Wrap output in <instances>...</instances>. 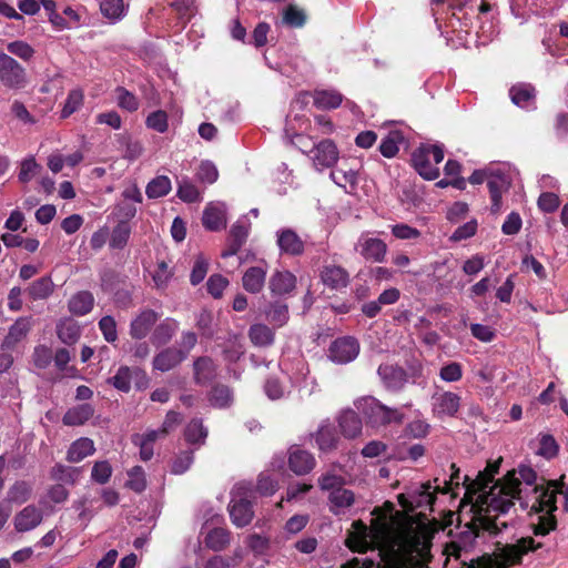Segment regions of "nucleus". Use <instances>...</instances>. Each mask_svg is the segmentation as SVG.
<instances>
[{
  "mask_svg": "<svg viewBox=\"0 0 568 568\" xmlns=\"http://www.w3.org/2000/svg\"><path fill=\"white\" fill-rule=\"evenodd\" d=\"M498 469L499 463L488 465L484 471L477 474L471 484L480 493L479 510L485 511L478 517L480 528L490 535H498L507 528V523L500 521L498 517L507 514L517 503L521 510L527 511L528 527L536 538L554 531L557 528L554 513L559 508L558 503H561L564 510L568 509V485L564 483L565 476L559 480L547 481L539 478L530 466L520 465L489 487Z\"/></svg>",
  "mask_w": 568,
  "mask_h": 568,
  "instance_id": "obj_1",
  "label": "nucleus"
},
{
  "mask_svg": "<svg viewBox=\"0 0 568 568\" xmlns=\"http://www.w3.org/2000/svg\"><path fill=\"white\" fill-rule=\"evenodd\" d=\"M430 537L417 530L384 531L377 548L379 561L365 559V568H429Z\"/></svg>",
  "mask_w": 568,
  "mask_h": 568,
  "instance_id": "obj_2",
  "label": "nucleus"
},
{
  "mask_svg": "<svg viewBox=\"0 0 568 568\" xmlns=\"http://www.w3.org/2000/svg\"><path fill=\"white\" fill-rule=\"evenodd\" d=\"M544 546L542 541L531 536L521 537L515 544L498 545L493 554L481 556L470 568H508L520 564L524 555Z\"/></svg>",
  "mask_w": 568,
  "mask_h": 568,
  "instance_id": "obj_3",
  "label": "nucleus"
},
{
  "mask_svg": "<svg viewBox=\"0 0 568 568\" xmlns=\"http://www.w3.org/2000/svg\"><path fill=\"white\" fill-rule=\"evenodd\" d=\"M254 490L250 483H239L231 491L229 511L232 523L236 527L247 526L254 516L252 498Z\"/></svg>",
  "mask_w": 568,
  "mask_h": 568,
  "instance_id": "obj_4",
  "label": "nucleus"
},
{
  "mask_svg": "<svg viewBox=\"0 0 568 568\" xmlns=\"http://www.w3.org/2000/svg\"><path fill=\"white\" fill-rule=\"evenodd\" d=\"M444 160V148L440 144H422L412 153V163L417 173L425 180L433 181L439 176L438 164Z\"/></svg>",
  "mask_w": 568,
  "mask_h": 568,
  "instance_id": "obj_5",
  "label": "nucleus"
},
{
  "mask_svg": "<svg viewBox=\"0 0 568 568\" xmlns=\"http://www.w3.org/2000/svg\"><path fill=\"white\" fill-rule=\"evenodd\" d=\"M362 413L366 424L373 428L399 425L405 417L399 409L388 407L374 397L363 399Z\"/></svg>",
  "mask_w": 568,
  "mask_h": 568,
  "instance_id": "obj_6",
  "label": "nucleus"
},
{
  "mask_svg": "<svg viewBox=\"0 0 568 568\" xmlns=\"http://www.w3.org/2000/svg\"><path fill=\"white\" fill-rule=\"evenodd\" d=\"M0 83L10 90H22L28 84L26 69L4 52H0Z\"/></svg>",
  "mask_w": 568,
  "mask_h": 568,
  "instance_id": "obj_7",
  "label": "nucleus"
},
{
  "mask_svg": "<svg viewBox=\"0 0 568 568\" xmlns=\"http://www.w3.org/2000/svg\"><path fill=\"white\" fill-rule=\"evenodd\" d=\"M511 182L513 179L509 173H506L500 169L489 171L487 187L491 200V213L497 214L500 212L503 206V194L508 192L511 186Z\"/></svg>",
  "mask_w": 568,
  "mask_h": 568,
  "instance_id": "obj_8",
  "label": "nucleus"
},
{
  "mask_svg": "<svg viewBox=\"0 0 568 568\" xmlns=\"http://www.w3.org/2000/svg\"><path fill=\"white\" fill-rule=\"evenodd\" d=\"M358 341L352 336H344L332 342L328 358L336 364H348L358 356Z\"/></svg>",
  "mask_w": 568,
  "mask_h": 568,
  "instance_id": "obj_9",
  "label": "nucleus"
},
{
  "mask_svg": "<svg viewBox=\"0 0 568 568\" xmlns=\"http://www.w3.org/2000/svg\"><path fill=\"white\" fill-rule=\"evenodd\" d=\"M310 437L315 440L318 450L322 453H331L337 449L339 443L336 428L329 419L322 420L317 430L311 433Z\"/></svg>",
  "mask_w": 568,
  "mask_h": 568,
  "instance_id": "obj_10",
  "label": "nucleus"
},
{
  "mask_svg": "<svg viewBox=\"0 0 568 568\" xmlns=\"http://www.w3.org/2000/svg\"><path fill=\"white\" fill-rule=\"evenodd\" d=\"M356 251L366 260L381 263L384 261L387 245L381 239L362 234L355 246Z\"/></svg>",
  "mask_w": 568,
  "mask_h": 568,
  "instance_id": "obj_11",
  "label": "nucleus"
},
{
  "mask_svg": "<svg viewBox=\"0 0 568 568\" xmlns=\"http://www.w3.org/2000/svg\"><path fill=\"white\" fill-rule=\"evenodd\" d=\"M312 153L313 164L320 171L332 168L338 160L337 146L328 139L318 142Z\"/></svg>",
  "mask_w": 568,
  "mask_h": 568,
  "instance_id": "obj_12",
  "label": "nucleus"
},
{
  "mask_svg": "<svg viewBox=\"0 0 568 568\" xmlns=\"http://www.w3.org/2000/svg\"><path fill=\"white\" fill-rule=\"evenodd\" d=\"M356 496L353 490L342 486L327 495V507L335 516H344L354 506Z\"/></svg>",
  "mask_w": 568,
  "mask_h": 568,
  "instance_id": "obj_13",
  "label": "nucleus"
},
{
  "mask_svg": "<svg viewBox=\"0 0 568 568\" xmlns=\"http://www.w3.org/2000/svg\"><path fill=\"white\" fill-rule=\"evenodd\" d=\"M377 373L384 386L393 392L400 390L408 381L406 371L398 365L382 364L379 365Z\"/></svg>",
  "mask_w": 568,
  "mask_h": 568,
  "instance_id": "obj_14",
  "label": "nucleus"
},
{
  "mask_svg": "<svg viewBox=\"0 0 568 568\" xmlns=\"http://www.w3.org/2000/svg\"><path fill=\"white\" fill-rule=\"evenodd\" d=\"M248 229L250 224L245 219H240L232 225L227 239V246L221 253L223 258L233 256L241 250L248 236Z\"/></svg>",
  "mask_w": 568,
  "mask_h": 568,
  "instance_id": "obj_15",
  "label": "nucleus"
},
{
  "mask_svg": "<svg viewBox=\"0 0 568 568\" xmlns=\"http://www.w3.org/2000/svg\"><path fill=\"white\" fill-rule=\"evenodd\" d=\"M460 396L453 392H443L433 396V412L436 416L453 417L460 407Z\"/></svg>",
  "mask_w": 568,
  "mask_h": 568,
  "instance_id": "obj_16",
  "label": "nucleus"
},
{
  "mask_svg": "<svg viewBox=\"0 0 568 568\" xmlns=\"http://www.w3.org/2000/svg\"><path fill=\"white\" fill-rule=\"evenodd\" d=\"M160 318V315L151 310H142L130 323V336L134 339H143L146 337Z\"/></svg>",
  "mask_w": 568,
  "mask_h": 568,
  "instance_id": "obj_17",
  "label": "nucleus"
},
{
  "mask_svg": "<svg viewBox=\"0 0 568 568\" xmlns=\"http://www.w3.org/2000/svg\"><path fill=\"white\" fill-rule=\"evenodd\" d=\"M276 243L282 254L298 256L304 253L305 244L292 229H281L276 232Z\"/></svg>",
  "mask_w": 568,
  "mask_h": 568,
  "instance_id": "obj_18",
  "label": "nucleus"
},
{
  "mask_svg": "<svg viewBox=\"0 0 568 568\" xmlns=\"http://www.w3.org/2000/svg\"><path fill=\"white\" fill-rule=\"evenodd\" d=\"M203 226L212 232L221 231L226 226V205L222 202L209 203L202 215Z\"/></svg>",
  "mask_w": 568,
  "mask_h": 568,
  "instance_id": "obj_19",
  "label": "nucleus"
},
{
  "mask_svg": "<svg viewBox=\"0 0 568 568\" xmlns=\"http://www.w3.org/2000/svg\"><path fill=\"white\" fill-rule=\"evenodd\" d=\"M322 283L329 290L339 291L349 284L348 272L335 264L324 265L320 273Z\"/></svg>",
  "mask_w": 568,
  "mask_h": 568,
  "instance_id": "obj_20",
  "label": "nucleus"
},
{
  "mask_svg": "<svg viewBox=\"0 0 568 568\" xmlns=\"http://www.w3.org/2000/svg\"><path fill=\"white\" fill-rule=\"evenodd\" d=\"M186 359V352L174 346L166 347L159 352L152 361L155 371L169 372Z\"/></svg>",
  "mask_w": 568,
  "mask_h": 568,
  "instance_id": "obj_21",
  "label": "nucleus"
},
{
  "mask_svg": "<svg viewBox=\"0 0 568 568\" xmlns=\"http://www.w3.org/2000/svg\"><path fill=\"white\" fill-rule=\"evenodd\" d=\"M42 520L43 511L34 505H28L14 516L13 524L17 531L26 532L37 528Z\"/></svg>",
  "mask_w": 568,
  "mask_h": 568,
  "instance_id": "obj_22",
  "label": "nucleus"
},
{
  "mask_svg": "<svg viewBox=\"0 0 568 568\" xmlns=\"http://www.w3.org/2000/svg\"><path fill=\"white\" fill-rule=\"evenodd\" d=\"M316 465L314 456L306 450L294 448L288 456L290 469L296 475L308 474Z\"/></svg>",
  "mask_w": 568,
  "mask_h": 568,
  "instance_id": "obj_23",
  "label": "nucleus"
},
{
  "mask_svg": "<svg viewBox=\"0 0 568 568\" xmlns=\"http://www.w3.org/2000/svg\"><path fill=\"white\" fill-rule=\"evenodd\" d=\"M267 268L263 266H251L242 276L243 288L251 294L262 292L266 281Z\"/></svg>",
  "mask_w": 568,
  "mask_h": 568,
  "instance_id": "obj_24",
  "label": "nucleus"
},
{
  "mask_svg": "<svg viewBox=\"0 0 568 568\" xmlns=\"http://www.w3.org/2000/svg\"><path fill=\"white\" fill-rule=\"evenodd\" d=\"M216 365L211 357L202 356L194 361V381L196 384L205 386L216 377Z\"/></svg>",
  "mask_w": 568,
  "mask_h": 568,
  "instance_id": "obj_25",
  "label": "nucleus"
},
{
  "mask_svg": "<svg viewBox=\"0 0 568 568\" xmlns=\"http://www.w3.org/2000/svg\"><path fill=\"white\" fill-rule=\"evenodd\" d=\"M337 422L344 437L355 438L361 435L363 428L362 419L353 409L341 412Z\"/></svg>",
  "mask_w": 568,
  "mask_h": 568,
  "instance_id": "obj_26",
  "label": "nucleus"
},
{
  "mask_svg": "<svg viewBox=\"0 0 568 568\" xmlns=\"http://www.w3.org/2000/svg\"><path fill=\"white\" fill-rule=\"evenodd\" d=\"M509 95L514 104L521 109L532 110L536 108L535 88L530 84L513 85Z\"/></svg>",
  "mask_w": 568,
  "mask_h": 568,
  "instance_id": "obj_27",
  "label": "nucleus"
},
{
  "mask_svg": "<svg viewBox=\"0 0 568 568\" xmlns=\"http://www.w3.org/2000/svg\"><path fill=\"white\" fill-rule=\"evenodd\" d=\"M296 285V277L288 271H276L268 281V287L273 295L291 293Z\"/></svg>",
  "mask_w": 568,
  "mask_h": 568,
  "instance_id": "obj_28",
  "label": "nucleus"
},
{
  "mask_svg": "<svg viewBox=\"0 0 568 568\" xmlns=\"http://www.w3.org/2000/svg\"><path fill=\"white\" fill-rule=\"evenodd\" d=\"M247 336L251 343L256 347H270L275 342L274 327H270L263 323L252 324L248 328Z\"/></svg>",
  "mask_w": 568,
  "mask_h": 568,
  "instance_id": "obj_29",
  "label": "nucleus"
},
{
  "mask_svg": "<svg viewBox=\"0 0 568 568\" xmlns=\"http://www.w3.org/2000/svg\"><path fill=\"white\" fill-rule=\"evenodd\" d=\"M179 322L174 318L166 317L158 324L152 333L151 342L154 346L168 344L175 333L179 331Z\"/></svg>",
  "mask_w": 568,
  "mask_h": 568,
  "instance_id": "obj_30",
  "label": "nucleus"
},
{
  "mask_svg": "<svg viewBox=\"0 0 568 568\" xmlns=\"http://www.w3.org/2000/svg\"><path fill=\"white\" fill-rule=\"evenodd\" d=\"M94 305L93 294L89 291H80L71 296L68 302L70 313L77 316L89 314Z\"/></svg>",
  "mask_w": 568,
  "mask_h": 568,
  "instance_id": "obj_31",
  "label": "nucleus"
},
{
  "mask_svg": "<svg viewBox=\"0 0 568 568\" xmlns=\"http://www.w3.org/2000/svg\"><path fill=\"white\" fill-rule=\"evenodd\" d=\"M94 414L91 404H80L69 408L62 417V422L67 426H80L87 423Z\"/></svg>",
  "mask_w": 568,
  "mask_h": 568,
  "instance_id": "obj_32",
  "label": "nucleus"
},
{
  "mask_svg": "<svg viewBox=\"0 0 568 568\" xmlns=\"http://www.w3.org/2000/svg\"><path fill=\"white\" fill-rule=\"evenodd\" d=\"M129 4L124 0H101V14L109 20L110 23L121 21L128 13Z\"/></svg>",
  "mask_w": 568,
  "mask_h": 568,
  "instance_id": "obj_33",
  "label": "nucleus"
},
{
  "mask_svg": "<svg viewBox=\"0 0 568 568\" xmlns=\"http://www.w3.org/2000/svg\"><path fill=\"white\" fill-rule=\"evenodd\" d=\"M31 329V317H19L9 328V332L2 343L7 348L13 347L23 339Z\"/></svg>",
  "mask_w": 568,
  "mask_h": 568,
  "instance_id": "obj_34",
  "label": "nucleus"
},
{
  "mask_svg": "<svg viewBox=\"0 0 568 568\" xmlns=\"http://www.w3.org/2000/svg\"><path fill=\"white\" fill-rule=\"evenodd\" d=\"M95 452L94 443L92 439L81 437L74 440L67 453V459L70 463H79L85 457L92 455Z\"/></svg>",
  "mask_w": 568,
  "mask_h": 568,
  "instance_id": "obj_35",
  "label": "nucleus"
},
{
  "mask_svg": "<svg viewBox=\"0 0 568 568\" xmlns=\"http://www.w3.org/2000/svg\"><path fill=\"white\" fill-rule=\"evenodd\" d=\"M265 316L274 328L283 327L290 320L288 306L280 301L272 302L265 310Z\"/></svg>",
  "mask_w": 568,
  "mask_h": 568,
  "instance_id": "obj_36",
  "label": "nucleus"
},
{
  "mask_svg": "<svg viewBox=\"0 0 568 568\" xmlns=\"http://www.w3.org/2000/svg\"><path fill=\"white\" fill-rule=\"evenodd\" d=\"M313 99L314 105L321 110L336 109L343 101L342 94L335 90H316Z\"/></svg>",
  "mask_w": 568,
  "mask_h": 568,
  "instance_id": "obj_37",
  "label": "nucleus"
},
{
  "mask_svg": "<svg viewBox=\"0 0 568 568\" xmlns=\"http://www.w3.org/2000/svg\"><path fill=\"white\" fill-rule=\"evenodd\" d=\"M207 428L201 418H193L184 429V437L189 444L202 446L207 437Z\"/></svg>",
  "mask_w": 568,
  "mask_h": 568,
  "instance_id": "obj_38",
  "label": "nucleus"
},
{
  "mask_svg": "<svg viewBox=\"0 0 568 568\" xmlns=\"http://www.w3.org/2000/svg\"><path fill=\"white\" fill-rule=\"evenodd\" d=\"M53 288L52 278L50 276H42L33 281L27 288V292L31 300L38 301L48 298L52 294Z\"/></svg>",
  "mask_w": 568,
  "mask_h": 568,
  "instance_id": "obj_39",
  "label": "nucleus"
},
{
  "mask_svg": "<svg viewBox=\"0 0 568 568\" xmlns=\"http://www.w3.org/2000/svg\"><path fill=\"white\" fill-rule=\"evenodd\" d=\"M131 226L126 221H120L109 235V246L112 250H123L130 239Z\"/></svg>",
  "mask_w": 568,
  "mask_h": 568,
  "instance_id": "obj_40",
  "label": "nucleus"
},
{
  "mask_svg": "<svg viewBox=\"0 0 568 568\" xmlns=\"http://www.w3.org/2000/svg\"><path fill=\"white\" fill-rule=\"evenodd\" d=\"M171 190L172 183L169 176L158 175L146 184L145 194L149 199H159L168 195Z\"/></svg>",
  "mask_w": 568,
  "mask_h": 568,
  "instance_id": "obj_41",
  "label": "nucleus"
},
{
  "mask_svg": "<svg viewBox=\"0 0 568 568\" xmlns=\"http://www.w3.org/2000/svg\"><path fill=\"white\" fill-rule=\"evenodd\" d=\"M31 491L32 486L30 483L18 480L8 489L7 500L12 504H23L30 498Z\"/></svg>",
  "mask_w": 568,
  "mask_h": 568,
  "instance_id": "obj_42",
  "label": "nucleus"
},
{
  "mask_svg": "<svg viewBox=\"0 0 568 568\" xmlns=\"http://www.w3.org/2000/svg\"><path fill=\"white\" fill-rule=\"evenodd\" d=\"M204 542L207 548L221 551L230 544V532L224 528H214L207 532Z\"/></svg>",
  "mask_w": 568,
  "mask_h": 568,
  "instance_id": "obj_43",
  "label": "nucleus"
},
{
  "mask_svg": "<svg viewBox=\"0 0 568 568\" xmlns=\"http://www.w3.org/2000/svg\"><path fill=\"white\" fill-rule=\"evenodd\" d=\"M178 183V197L185 203H194L200 200V192L187 176H182L176 180Z\"/></svg>",
  "mask_w": 568,
  "mask_h": 568,
  "instance_id": "obj_44",
  "label": "nucleus"
},
{
  "mask_svg": "<svg viewBox=\"0 0 568 568\" xmlns=\"http://www.w3.org/2000/svg\"><path fill=\"white\" fill-rule=\"evenodd\" d=\"M132 372L129 366H120L114 376L106 379V384L122 393H129L131 389Z\"/></svg>",
  "mask_w": 568,
  "mask_h": 568,
  "instance_id": "obj_45",
  "label": "nucleus"
},
{
  "mask_svg": "<svg viewBox=\"0 0 568 568\" xmlns=\"http://www.w3.org/2000/svg\"><path fill=\"white\" fill-rule=\"evenodd\" d=\"M404 136L399 131H390L381 142L379 151L385 158H394L399 151Z\"/></svg>",
  "mask_w": 568,
  "mask_h": 568,
  "instance_id": "obj_46",
  "label": "nucleus"
},
{
  "mask_svg": "<svg viewBox=\"0 0 568 568\" xmlns=\"http://www.w3.org/2000/svg\"><path fill=\"white\" fill-rule=\"evenodd\" d=\"M57 333L62 343L71 345L79 339L81 331L75 322L67 320L58 324Z\"/></svg>",
  "mask_w": 568,
  "mask_h": 568,
  "instance_id": "obj_47",
  "label": "nucleus"
},
{
  "mask_svg": "<svg viewBox=\"0 0 568 568\" xmlns=\"http://www.w3.org/2000/svg\"><path fill=\"white\" fill-rule=\"evenodd\" d=\"M477 537L478 528L475 525H466L465 529L458 534L457 539L453 541V545L458 550L468 549L475 545Z\"/></svg>",
  "mask_w": 568,
  "mask_h": 568,
  "instance_id": "obj_48",
  "label": "nucleus"
},
{
  "mask_svg": "<svg viewBox=\"0 0 568 568\" xmlns=\"http://www.w3.org/2000/svg\"><path fill=\"white\" fill-rule=\"evenodd\" d=\"M283 22L291 28H302L306 22V13L296 6L290 4L283 11Z\"/></svg>",
  "mask_w": 568,
  "mask_h": 568,
  "instance_id": "obj_49",
  "label": "nucleus"
},
{
  "mask_svg": "<svg viewBox=\"0 0 568 568\" xmlns=\"http://www.w3.org/2000/svg\"><path fill=\"white\" fill-rule=\"evenodd\" d=\"M317 485L322 491H326L328 495L331 491L345 486V478L334 473H325L318 477Z\"/></svg>",
  "mask_w": 568,
  "mask_h": 568,
  "instance_id": "obj_50",
  "label": "nucleus"
},
{
  "mask_svg": "<svg viewBox=\"0 0 568 568\" xmlns=\"http://www.w3.org/2000/svg\"><path fill=\"white\" fill-rule=\"evenodd\" d=\"M118 105L129 112H134L139 109L138 98L123 87L115 89Z\"/></svg>",
  "mask_w": 568,
  "mask_h": 568,
  "instance_id": "obj_51",
  "label": "nucleus"
},
{
  "mask_svg": "<svg viewBox=\"0 0 568 568\" xmlns=\"http://www.w3.org/2000/svg\"><path fill=\"white\" fill-rule=\"evenodd\" d=\"M145 125L159 133H164L169 129V116L163 110H156L150 113L145 120Z\"/></svg>",
  "mask_w": 568,
  "mask_h": 568,
  "instance_id": "obj_52",
  "label": "nucleus"
},
{
  "mask_svg": "<svg viewBox=\"0 0 568 568\" xmlns=\"http://www.w3.org/2000/svg\"><path fill=\"white\" fill-rule=\"evenodd\" d=\"M7 50L10 54L16 55L23 61H30L36 53L34 49L28 42L22 40L7 43Z\"/></svg>",
  "mask_w": 568,
  "mask_h": 568,
  "instance_id": "obj_53",
  "label": "nucleus"
},
{
  "mask_svg": "<svg viewBox=\"0 0 568 568\" xmlns=\"http://www.w3.org/2000/svg\"><path fill=\"white\" fill-rule=\"evenodd\" d=\"M210 402L215 407H226L232 402V392L225 385H216L210 393Z\"/></svg>",
  "mask_w": 568,
  "mask_h": 568,
  "instance_id": "obj_54",
  "label": "nucleus"
},
{
  "mask_svg": "<svg viewBox=\"0 0 568 568\" xmlns=\"http://www.w3.org/2000/svg\"><path fill=\"white\" fill-rule=\"evenodd\" d=\"M194 450L189 449L181 452L172 462L171 473L175 475L184 474L193 464Z\"/></svg>",
  "mask_w": 568,
  "mask_h": 568,
  "instance_id": "obj_55",
  "label": "nucleus"
},
{
  "mask_svg": "<svg viewBox=\"0 0 568 568\" xmlns=\"http://www.w3.org/2000/svg\"><path fill=\"white\" fill-rule=\"evenodd\" d=\"M126 486L135 493H142L146 488L144 470L141 466H134L129 473Z\"/></svg>",
  "mask_w": 568,
  "mask_h": 568,
  "instance_id": "obj_56",
  "label": "nucleus"
},
{
  "mask_svg": "<svg viewBox=\"0 0 568 568\" xmlns=\"http://www.w3.org/2000/svg\"><path fill=\"white\" fill-rule=\"evenodd\" d=\"M112 467L108 460L97 462L91 471V479L100 485L106 484L112 475Z\"/></svg>",
  "mask_w": 568,
  "mask_h": 568,
  "instance_id": "obj_57",
  "label": "nucleus"
},
{
  "mask_svg": "<svg viewBox=\"0 0 568 568\" xmlns=\"http://www.w3.org/2000/svg\"><path fill=\"white\" fill-rule=\"evenodd\" d=\"M229 284L230 282L225 276L221 274H212L206 282L207 292L212 297L221 298Z\"/></svg>",
  "mask_w": 568,
  "mask_h": 568,
  "instance_id": "obj_58",
  "label": "nucleus"
},
{
  "mask_svg": "<svg viewBox=\"0 0 568 568\" xmlns=\"http://www.w3.org/2000/svg\"><path fill=\"white\" fill-rule=\"evenodd\" d=\"M209 262L203 255H197L190 274V282L193 286L199 285L206 276Z\"/></svg>",
  "mask_w": 568,
  "mask_h": 568,
  "instance_id": "obj_59",
  "label": "nucleus"
},
{
  "mask_svg": "<svg viewBox=\"0 0 568 568\" xmlns=\"http://www.w3.org/2000/svg\"><path fill=\"white\" fill-rule=\"evenodd\" d=\"M171 7L176 11L183 23L190 21L196 11L194 0H174Z\"/></svg>",
  "mask_w": 568,
  "mask_h": 568,
  "instance_id": "obj_60",
  "label": "nucleus"
},
{
  "mask_svg": "<svg viewBox=\"0 0 568 568\" xmlns=\"http://www.w3.org/2000/svg\"><path fill=\"white\" fill-rule=\"evenodd\" d=\"M196 178L203 183L212 184L217 180L219 172L214 163L211 161H202L196 172Z\"/></svg>",
  "mask_w": 568,
  "mask_h": 568,
  "instance_id": "obj_61",
  "label": "nucleus"
},
{
  "mask_svg": "<svg viewBox=\"0 0 568 568\" xmlns=\"http://www.w3.org/2000/svg\"><path fill=\"white\" fill-rule=\"evenodd\" d=\"M331 179L335 184L342 187H346V184L355 185L357 180V173L356 171L349 169V170H343V169H336L333 170L329 174Z\"/></svg>",
  "mask_w": 568,
  "mask_h": 568,
  "instance_id": "obj_62",
  "label": "nucleus"
},
{
  "mask_svg": "<svg viewBox=\"0 0 568 568\" xmlns=\"http://www.w3.org/2000/svg\"><path fill=\"white\" fill-rule=\"evenodd\" d=\"M40 165L37 163L33 156L27 158L21 162L20 172L18 179L22 183H28L39 172Z\"/></svg>",
  "mask_w": 568,
  "mask_h": 568,
  "instance_id": "obj_63",
  "label": "nucleus"
},
{
  "mask_svg": "<svg viewBox=\"0 0 568 568\" xmlns=\"http://www.w3.org/2000/svg\"><path fill=\"white\" fill-rule=\"evenodd\" d=\"M99 328L108 343H114L118 339L116 322L112 316H103L99 321Z\"/></svg>",
  "mask_w": 568,
  "mask_h": 568,
  "instance_id": "obj_64",
  "label": "nucleus"
}]
</instances>
